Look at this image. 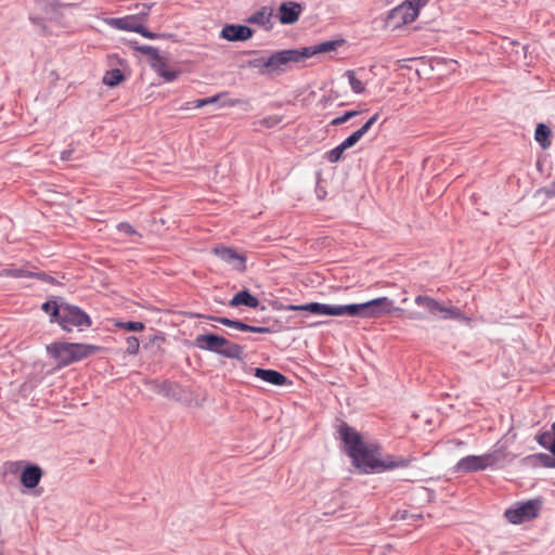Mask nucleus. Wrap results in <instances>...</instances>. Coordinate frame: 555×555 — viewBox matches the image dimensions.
<instances>
[{
  "label": "nucleus",
  "mask_w": 555,
  "mask_h": 555,
  "mask_svg": "<svg viewBox=\"0 0 555 555\" xmlns=\"http://www.w3.org/2000/svg\"><path fill=\"white\" fill-rule=\"evenodd\" d=\"M124 75L120 69L113 68L107 70L103 77V83L108 87H115L124 80Z\"/></svg>",
  "instance_id": "412c9836"
},
{
  "label": "nucleus",
  "mask_w": 555,
  "mask_h": 555,
  "mask_svg": "<svg viewBox=\"0 0 555 555\" xmlns=\"http://www.w3.org/2000/svg\"><path fill=\"white\" fill-rule=\"evenodd\" d=\"M302 12V5L298 2L287 1L283 2L278 12V17L281 24L292 25L295 24Z\"/></svg>",
  "instance_id": "4468645a"
},
{
  "label": "nucleus",
  "mask_w": 555,
  "mask_h": 555,
  "mask_svg": "<svg viewBox=\"0 0 555 555\" xmlns=\"http://www.w3.org/2000/svg\"><path fill=\"white\" fill-rule=\"evenodd\" d=\"M117 326L129 332H140L144 330V323L138 321L119 322Z\"/></svg>",
  "instance_id": "2f4dec72"
},
{
  "label": "nucleus",
  "mask_w": 555,
  "mask_h": 555,
  "mask_svg": "<svg viewBox=\"0 0 555 555\" xmlns=\"http://www.w3.org/2000/svg\"><path fill=\"white\" fill-rule=\"evenodd\" d=\"M361 139H362V137L360 135V133H357V131H354L349 137H347L340 144L346 150H348V149L352 147L353 145H356Z\"/></svg>",
  "instance_id": "e433bc0d"
},
{
  "label": "nucleus",
  "mask_w": 555,
  "mask_h": 555,
  "mask_svg": "<svg viewBox=\"0 0 555 555\" xmlns=\"http://www.w3.org/2000/svg\"><path fill=\"white\" fill-rule=\"evenodd\" d=\"M140 27V31H138V34H140L141 36H143L144 38H147V39H158V38H165L167 35L165 34H157V33H153L151 30H149L147 28L144 27L143 24H141Z\"/></svg>",
  "instance_id": "4c0bfd02"
},
{
  "label": "nucleus",
  "mask_w": 555,
  "mask_h": 555,
  "mask_svg": "<svg viewBox=\"0 0 555 555\" xmlns=\"http://www.w3.org/2000/svg\"><path fill=\"white\" fill-rule=\"evenodd\" d=\"M429 0H405L409 5H412L414 9L420 11L424 5L427 4Z\"/></svg>",
  "instance_id": "c03bdc74"
},
{
  "label": "nucleus",
  "mask_w": 555,
  "mask_h": 555,
  "mask_svg": "<svg viewBox=\"0 0 555 555\" xmlns=\"http://www.w3.org/2000/svg\"><path fill=\"white\" fill-rule=\"evenodd\" d=\"M142 54L149 56L152 61L162 62V56L159 55L158 49L152 46H139L135 48Z\"/></svg>",
  "instance_id": "c85d7f7f"
},
{
  "label": "nucleus",
  "mask_w": 555,
  "mask_h": 555,
  "mask_svg": "<svg viewBox=\"0 0 555 555\" xmlns=\"http://www.w3.org/2000/svg\"><path fill=\"white\" fill-rule=\"evenodd\" d=\"M420 14V11L414 9L412 5H409L405 1L392 9L389 12L388 21H396L397 24L395 26H399L400 24H409L414 22Z\"/></svg>",
  "instance_id": "f8f14e48"
},
{
  "label": "nucleus",
  "mask_w": 555,
  "mask_h": 555,
  "mask_svg": "<svg viewBox=\"0 0 555 555\" xmlns=\"http://www.w3.org/2000/svg\"><path fill=\"white\" fill-rule=\"evenodd\" d=\"M539 456H540L541 459H545V460H547V461L550 460V456H548V455H546V454H539Z\"/></svg>",
  "instance_id": "6e6d98bb"
},
{
  "label": "nucleus",
  "mask_w": 555,
  "mask_h": 555,
  "mask_svg": "<svg viewBox=\"0 0 555 555\" xmlns=\"http://www.w3.org/2000/svg\"><path fill=\"white\" fill-rule=\"evenodd\" d=\"M74 149L69 147L61 153V159L68 162L73 159Z\"/></svg>",
  "instance_id": "49530a36"
},
{
  "label": "nucleus",
  "mask_w": 555,
  "mask_h": 555,
  "mask_svg": "<svg viewBox=\"0 0 555 555\" xmlns=\"http://www.w3.org/2000/svg\"><path fill=\"white\" fill-rule=\"evenodd\" d=\"M393 301L388 297H378L362 304L330 305V315H349L374 318L392 310Z\"/></svg>",
  "instance_id": "f03ea898"
},
{
  "label": "nucleus",
  "mask_w": 555,
  "mask_h": 555,
  "mask_svg": "<svg viewBox=\"0 0 555 555\" xmlns=\"http://www.w3.org/2000/svg\"><path fill=\"white\" fill-rule=\"evenodd\" d=\"M30 21H31L34 24L38 25V26H41V25H42V21H41V18H38V17H30Z\"/></svg>",
  "instance_id": "603ef678"
},
{
  "label": "nucleus",
  "mask_w": 555,
  "mask_h": 555,
  "mask_svg": "<svg viewBox=\"0 0 555 555\" xmlns=\"http://www.w3.org/2000/svg\"><path fill=\"white\" fill-rule=\"evenodd\" d=\"M360 113H361L360 111H348V112H345L341 116H338V117L334 118L331 121V125L332 126H339V125H341L344 122H347L351 118L358 116Z\"/></svg>",
  "instance_id": "72a5a7b5"
},
{
  "label": "nucleus",
  "mask_w": 555,
  "mask_h": 555,
  "mask_svg": "<svg viewBox=\"0 0 555 555\" xmlns=\"http://www.w3.org/2000/svg\"><path fill=\"white\" fill-rule=\"evenodd\" d=\"M409 318L414 319V320H423L424 319L423 314L418 313V312L411 313Z\"/></svg>",
  "instance_id": "3c124183"
},
{
  "label": "nucleus",
  "mask_w": 555,
  "mask_h": 555,
  "mask_svg": "<svg viewBox=\"0 0 555 555\" xmlns=\"http://www.w3.org/2000/svg\"><path fill=\"white\" fill-rule=\"evenodd\" d=\"M345 151L346 149L341 144H338L336 147L325 153V158L328 163H337L343 158V154Z\"/></svg>",
  "instance_id": "c756f323"
},
{
  "label": "nucleus",
  "mask_w": 555,
  "mask_h": 555,
  "mask_svg": "<svg viewBox=\"0 0 555 555\" xmlns=\"http://www.w3.org/2000/svg\"><path fill=\"white\" fill-rule=\"evenodd\" d=\"M212 251L221 260L231 264L233 269L240 272H244L246 270V257L238 254L235 249L224 246H216Z\"/></svg>",
  "instance_id": "9b49d317"
},
{
  "label": "nucleus",
  "mask_w": 555,
  "mask_h": 555,
  "mask_svg": "<svg viewBox=\"0 0 555 555\" xmlns=\"http://www.w3.org/2000/svg\"><path fill=\"white\" fill-rule=\"evenodd\" d=\"M56 323L66 332H72L74 327L82 331L92 325L91 318L82 309L66 302H62V310Z\"/></svg>",
  "instance_id": "423d86ee"
},
{
  "label": "nucleus",
  "mask_w": 555,
  "mask_h": 555,
  "mask_svg": "<svg viewBox=\"0 0 555 555\" xmlns=\"http://www.w3.org/2000/svg\"><path fill=\"white\" fill-rule=\"evenodd\" d=\"M551 129L544 124H539L535 128L534 139L543 150H546L551 145Z\"/></svg>",
  "instance_id": "aec40b11"
},
{
  "label": "nucleus",
  "mask_w": 555,
  "mask_h": 555,
  "mask_svg": "<svg viewBox=\"0 0 555 555\" xmlns=\"http://www.w3.org/2000/svg\"><path fill=\"white\" fill-rule=\"evenodd\" d=\"M220 95H214L205 99H198L194 102H186L182 108L183 109H190V108H201L207 104H211L218 101Z\"/></svg>",
  "instance_id": "cd10ccee"
},
{
  "label": "nucleus",
  "mask_w": 555,
  "mask_h": 555,
  "mask_svg": "<svg viewBox=\"0 0 555 555\" xmlns=\"http://www.w3.org/2000/svg\"><path fill=\"white\" fill-rule=\"evenodd\" d=\"M414 302L418 307L425 308L434 318H441L443 320H460L468 321L469 319L464 315L460 308L454 306H443L438 300L430 296L418 295L415 297Z\"/></svg>",
  "instance_id": "0eeeda50"
},
{
  "label": "nucleus",
  "mask_w": 555,
  "mask_h": 555,
  "mask_svg": "<svg viewBox=\"0 0 555 555\" xmlns=\"http://www.w3.org/2000/svg\"><path fill=\"white\" fill-rule=\"evenodd\" d=\"M305 311L313 314L330 315V305L320 302H309L305 305Z\"/></svg>",
  "instance_id": "a878e982"
},
{
  "label": "nucleus",
  "mask_w": 555,
  "mask_h": 555,
  "mask_svg": "<svg viewBox=\"0 0 555 555\" xmlns=\"http://www.w3.org/2000/svg\"><path fill=\"white\" fill-rule=\"evenodd\" d=\"M271 10L269 11L267 8H262L261 10L255 12L249 18L248 22L258 25H267L271 20Z\"/></svg>",
  "instance_id": "4be33fe9"
},
{
  "label": "nucleus",
  "mask_w": 555,
  "mask_h": 555,
  "mask_svg": "<svg viewBox=\"0 0 555 555\" xmlns=\"http://www.w3.org/2000/svg\"><path fill=\"white\" fill-rule=\"evenodd\" d=\"M253 34V29L248 26L229 24L222 28L220 37L228 41H243L251 38Z\"/></svg>",
  "instance_id": "2eb2a0df"
},
{
  "label": "nucleus",
  "mask_w": 555,
  "mask_h": 555,
  "mask_svg": "<svg viewBox=\"0 0 555 555\" xmlns=\"http://www.w3.org/2000/svg\"><path fill=\"white\" fill-rule=\"evenodd\" d=\"M340 439L347 448V454L352 464L364 474H378L386 470L408 467L412 459L382 455V447L376 442L365 443L360 433L343 422L338 428Z\"/></svg>",
  "instance_id": "f257e3e1"
},
{
  "label": "nucleus",
  "mask_w": 555,
  "mask_h": 555,
  "mask_svg": "<svg viewBox=\"0 0 555 555\" xmlns=\"http://www.w3.org/2000/svg\"><path fill=\"white\" fill-rule=\"evenodd\" d=\"M341 42V40H328L301 49H292L294 52V63L302 62L306 59H309L320 53L335 51L338 47H340Z\"/></svg>",
  "instance_id": "9d476101"
},
{
  "label": "nucleus",
  "mask_w": 555,
  "mask_h": 555,
  "mask_svg": "<svg viewBox=\"0 0 555 555\" xmlns=\"http://www.w3.org/2000/svg\"><path fill=\"white\" fill-rule=\"evenodd\" d=\"M194 345L202 350L215 352L229 359L242 360L244 358V348L241 345L217 334L197 335Z\"/></svg>",
  "instance_id": "20e7f679"
},
{
  "label": "nucleus",
  "mask_w": 555,
  "mask_h": 555,
  "mask_svg": "<svg viewBox=\"0 0 555 555\" xmlns=\"http://www.w3.org/2000/svg\"><path fill=\"white\" fill-rule=\"evenodd\" d=\"M31 275L33 271L25 268H5L0 272V276L14 279L30 278Z\"/></svg>",
  "instance_id": "b1692460"
},
{
  "label": "nucleus",
  "mask_w": 555,
  "mask_h": 555,
  "mask_svg": "<svg viewBox=\"0 0 555 555\" xmlns=\"http://www.w3.org/2000/svg\"><path fill=\"white\" fill-rule=\"evenodd\" d=\"M254 375L263 382L275 386H283L288 382L285 375L271 369L256 367Z\"/></svg>",
  "instance_id": "f3484780"
},
{
  "label": "nucleus",
  "mask_w": 555,
  "mask_h": 555,
  "mask_svg": "<svg viewBox=\"0 0 555 555\" xmlns=\"http://www.w3.org/2000/svg\"><path fill=\"white\" fill-rule=\"evenodd\" d=\"M158 74L164 78L165 81L171 82L175 81L178 77V73L171 69L166 68L165 64L162 62L160 67L158 68Z\"/></svg>",
  "instance_id": "f704fd0d"
},
{
  "label": "nucleus",
  "mask_w": 555,
  "mask_h": 555,
  "mask_svg": "<svg viewBox=\"0 0 555 555\" xmlns=\"http://www.w3.org/2000/svg\"><path fill=\"white\" fill-rule=\"evenodd\" d=\"M505 459V454L499 451L486 453L482 455H467L462 457L455 465L456 473H473L485 470L488 467L500 466Z\"/></svg>",
  "instance_id": "39448f33"
},
{
  "label": "nucleus",
  "mask_w": 555,
  "mask_h": 555,
  "mask_svg": "<svg viewBox=\"0 0 555 555\" xmlns=\"http://www.w3.org/2000/svg\"><path fill=\"white\" fill-rule=\"evenodd\" d=\"M282 120V116L271 115L255 121L254 125L270 129L278 126Z\"/></svg>",
  "instance_id": "bb28decb"
},
{
  "label": "nucleus",
  "mask_w": 555,
  "mask_h": 555,
  "mask_svg": "<svg viewBox=\"0 0 555 555\" xmlns=\"http://www.w3.org/2000/svg\"><path fill=\"white\" fill-rule=\"evenodd\" d=\"M43 472L36 464H26L21 474V483L27 489H34L42 478Z\"/></svg>",
  "instance_id": "dca6fc26"
},
{
  "label": "nucleus",
  "mask_w": 555,
  "mask_h": 555,
  "mask_svg": "<svg viewBox=\"0 0 555 555\" xmlns=\"http://www.w3.org/2000/svg\"><path fill=\"white\" fill-rule=\"evenodd\" d=\"M25 465H26V464H25V462H23V461L9 462V463H8L9 470H10V473H12V474H16V473L21 469V467H22V466H24V467H25Z\"/></svg>",
  "instance_id": "79ce46f5"
},
{
  "label": "nucleus",
  "mask_w": 555,
  "mask_h": 555,
  "mask_svg": "<svg viewBox=\"0 0 555 555\" xmlns=\"http://www.w3.org/2000/svg\"><path fill=\"white\" fill-rule=\"evenodd\" d=\"M546 466H555V464L546 463Z\"/></svg>",
  "instance_id": "4d7b16f0"
},
{
  "label": "nucleus",
  "mask_w": 555,
  "mask_h": 555,
  "mask_svg": "<svg viewBox=\"0 0 555 555\" xmlns=\"http://www.w3.org/2000/svg\"><path fill=\"white\" fill-rule=\"evenodd\" d=\"M117 230L125 235H133L137 233L135 229L128 222H120L117 225Z\"/></svg>",
  "instance_id": "58836bf2"
},
{
  "label": "nucleus",
  "mask_w": 555,
  "mask_h": 555,
  "mask_svg": "<svg viewBox=\"0 0 555 555\" xmlns=\"http://www.w3.org/2000/svg\"><path fill=\"white\" fill-rule=\"evenodd\" d=\"M379 113H375L366 122L362 125L357 131L363 138L364 134L372 128V126L378 120Z\"/></svg>",
  "instance_id": "c9c22d12"
},
{
  "label": "nucleus",
  "mask_w": 555,
  "mask_h": 555,
  "mask_svg": "<svg viewBox=\"0 0 555 555\" xmlns=\"http://www.w3.org/2000/svg\"><path fill=\"white\" fill-rule=\"evenodd\" d=\"M294 62L293 50H282L271 54L269 57L258 56L248 60L246 65L249 68H257L260 74L280 69L282 65Z\"/></svg>",
  "instance_id": "6e6552de"
},
{
  "label": "nucleus",
  "mask_w": 555,
  "mask_h": 555,
  "mask_svg": "<svg viewBox=\"0 0 555 555\" xmlns=\"http://www.w3.org/2000/svg\"><path fill=\"white\" fill-rule=\"evenodd\" d=\"M238 102H241V101H240V100H234V101H231V102L229 103V105L234 106V105H235V104H237Z\"/></svg>",
  "instance_id": "5fc2aeb1"
},
{
  "label": "nucleus",
  "mask_w": 555,
  "mask_h": 555,
  "mask_svg": "<svg viewBox=\"0 0 555 555\" xmlns=\"http://www.w3.org/2000/svg\"><path fill=\"white\" fill-rule=\"evenodd\" d=\"M540 502L530 500L527 502H518L514 506L507 508L504 513L508 522L518 525L535 518L539 514Z\"/></svg>",
  "instance_id": "1a4fd4ad"
},
{
  "label": "nucleus",
  "mask_w": 555,
  "mask_h": 555,
  "mask_svg": "<svg viewBox=\"0 0 555 555\" xmlns=\"http://www.w3.org/2000/svg\"><path fill=\"white\" fill-rule=\"evenodd\" d=\"M231 307L246 306L249 308H257L259 300L257 297L250 294L248 289H243L236 293L230 300Z\"/></svg>",
  "instance_id": "6ab92c4d"
},
{
  "label": "nucleus",
  "mask_w": 555,
  "mask_h": 555,
  "mask_svg": "<svg viewBox=\"0 0 555 555\" xmlns=\"http://www.w3.org/2000/svg\"><path fill=\"white\" fill-rule=\"evenodd\" d=\"M41 308L44 312L49 313L51 322H56L62 310V304L59 305L56 301H46L42 304Z\"/></svg>",
  "instance_id": "393cba45"
},
{
  "label": "nucleus",
  "mask_w": 555,
  "mask_h": 555,
  "mask_svg": "<svg viewBox=\"0 0 555 555\" xmlns=\"http://www.w3.org/2000/svg\"><path fill=\"white\" fill-rule=\"evenodd\" d=\"M552 430H553V434H554V438H553L552 444L550 446L548 450L555 456V422L552 424Z\"/></svg>",
  "instance_id": "8fccbe9b"
},
{
  "label": "nucleus",
  "mask_w": 555,
  "mask_h": 555,
  "mask_svg": "<svg viewBox=\"0 0 555 555\" xmlns=\"http://www.w3.org/2000/svg\"><path fill=\"white\" fill-rule=\"evenodd\" d=\"M108 24L116 29L138 33L142 23L138 22V16L127 15L125 17L111 18Z\"/></svg>",
  "instance_id": "a211bd4d"
},
{
  "label": "nucleus",
  "mask_w": 555,
  "mask_h": 555,
  "mask_svg": "<svg viewBox=\"0 0 555 555\" xmlns=\"http://www.w3.org/2000/svg\"><path fill=\"white\" fill-rule=\"evenodd\" d=\"M248 328L246 332L251 333H260V334H269V333H275L276 330L268 326H254L248 324Z\"/></svg>",
  "instance_id": "a19ab883"
},
{
  "label": "nucleus",
  "mask_w": 555,
  "mask_h": 555,
  "mask_svg": "<svg viewBox=\"0 0 555 555\" xmlns=\"http://www.w3.org/2000/svg\"><path fill=\"white\" fill-rule=\"evenodd\" d=\"M345 76L348 78L350 88L354 93L361 94L365 91V85L357 78L354 70H346Z\"/></svg>",
  "instance_id": "5701e85b"
},
{
  "label": "nucleus",
  "mask_w": 555,
  "mask_h": 555,
  "mask_svg": "<svg viewBox=\"0 0 555 555\" xmlns=\"http://www.w3.org/2000/svg\"><path fill=\"white\" fill-rule=\"evenodd\" d=\"M30 278H35L40 281H49L50 280V276L44 272H33V275Z\"/></svg>",
  "instance_id": "de8ad7c7"
},
{
  "label": "nucleus",
  "mask_w": 555,
  "mask_h": 555,
  "mask_svg": "<svg viewBox=\"0 0 555 555\" xmlns=\"http://www.w3.org/2000/svg\"><path fill=\"white\" fill-rule=\"evenodd\" d=\"M100 349L99 346L80 343H53L47 346L49 356L57 361L59 366H67L78 362Z\"/></svg>",
  "instance_id": "7ed1b4c3"
},
{
  "label": "nucleus",
  "mask_w": 555,
  "mask_h": 555,
  "mask_svg": "<svg viewBox=\"0 0 555 555\" xmlns=\"http://www.w3.org/2000/svg\"><path fill=\"white\" fill-rule=\"evenodd\" d=\"M553 438H554V434H553L552 429L550 431H543V433H539L537 435L538 443L541 447H543L544 449H550V446L552 444Z\"/></svg>",
  "instance_id": "7c9ffc66"
},
{
  "label": "nucleus",
  "mask_w": 555,
  "mask_h": 555,
  "mask_svg": "<svg viewBox=\"0 0 555 555\" xmlns=\"http://www.w3.org/2000/svg\"><path fill=\"white\" fill-rule=\"evenodd\" d=\"M126 352L130 356H135L139 352L140 343L135 336H129L126 338Z\"/></svg>",
  "instance_id": "473e14b6"
},
{
  "label": "nucleus",
  "mask_w": 555,
  "mask_h": 555,
  "mask_svg": "<svg viewBox=\"0 0 555 555\" xmlns=\"http://www.w3.org/2000/svg\"><path fill=\"white\" fill-rule=\"evenodd\" d=\"M141 7H142V10L140 12H138L137 14H133V16H138V22L143 24V22L146 20V17L150 14L153 3L152 4H142Z\"/></svg>",
  "instance_id": "ea45409f"
},
{
  "label": "nucleus",
  "mask_w": 555,
  "mask_h": 555,
  "mask_svg": "<svg viewBox=\"0 0 555 555\" xmlns=\"http://www.w3.org/2000/svg\"><path fill=\"white\" fill-rule=\"evenodd\" d=\"M285 309L288 311H305V305H288Z\"/></svg>",
  "instance_id": "09e8293b"
},
{
  "label": "nucleus",
  "mask_w": 555,
  "mask_h": 555,
  "mask_svg": "<svg viewBox=\"0 0 555 555\" xmlns=\"http://www.w3.org/2000/svg\"><path fill=\"white\" fill-rule=\"evenodd\" d=\"M210 320H214L220 324L231 327L232 319L225 317H208Z\"/></svg>",
  "instance_id": "a18cd8bd"
},
{
  "label": "nucleus",
  "mask_w": 555,
  "mask_h": 555,
  "mask_svg": "<svg viewBox=\"0 0 555 555\" xmlns=\"http://www.w3.org/2000/svg\"><path fill=\"white\" fill-rule=\"evenodd\" d=\"M231 327L242 331V332H246L247 330H249L248 324H246L240 320H232Z\"/></svg>",
  "instance_id": "37998d69"
},
{
  "label": "nucleus",
  "mask_w": 555,
  "mask_h": 555,
  "mask_svg": "<svg viewBox=\"0 0 555 555\" xmlns=\"http://www.w3.org/2000/svg\"><path fill=\"white\" fill-rule=\"evenodd\" d=\"M151 389L168 399L173 400H180L183 396V390L180 384L170 382V380H164V382H157L153 380L150 383Z\"/></svg>",
  "instance_id": "ddd939ff"
},
{
  "label": "nucleus",
  "mask_w": 555,
  "mask_h": 555,
  "mask_svg": "<svg viewBox=\"0 0 555 555\" xmlns=\"http://www.w3.org/2000/svg\"><path fill=\"white\" fill-rule=\"evenodd\" d=\"M156 340H162L164 341V337L159 336V335H154L153 339H151V341H156Z\"/></svg>",
  "instance_id": "864d4df0"
}]
</instances>
